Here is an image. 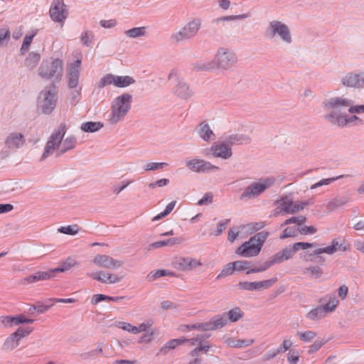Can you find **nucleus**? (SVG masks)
I'll use <instances>...</instances> for the list:
<instances>
[{"instance_id":"f257e3e1","label":"nucleus","mask_w":364,"mask_h":364,"mask_svg":"<svg viewBox=\"0 0 364 364\" xmlns=\"http://www.w3.org/2000/svg\"><path fill=\"white\" fill-rule=\"evenodd\" d=\"M325 111L323 118L331 125L338 127L346 113L351 114L352 100L342 96H335L326 99L323 102Z\"/></svg>"},{"instance_id":"f03ea898","label":"nucleus","mask_w":364,"mask_h":364,"mask_svg":"<svg viewBox=\"0 0 364 364\" xmlns=\"http://www.w3.org/2000/svg\"><path fill=\"white\" fill-rule=\"evenodd\" d=\"M65 132V125L61 124L52 133L46 144L41 160L46 159L55 150L58 151V155L59 156L73 149L76 146L77 139L75 136H70L63 140Z\"/></svg>"},{"instance_id":"7ed1b4c3","label":"nucleus","mask_w":364,"mask_h":364,"mask_svg":"<svg viewBox=\"0 0 364 364\" xmlns=\"http://www.w3.org/2000/svg\"><path fill=\"white\" fill-rule=\"evenodd\" d=\"M132 95L123 93L114 98L111 102L110 110L107 116V122L116 125L122 122L132 108Z\"/></svg>"},{"instance_id":"20e7f679","label":"nucleus","mask_w":364,"mask_h":364,"mask_svg":"<svg viewBox=\"0 0 364 364\" xmlns=\"http://www.w3.org/2000/svg\"><path fill=\"white\" fill-rule=\"evenodd\" d=\"M237 61L236 53L232 48L223 46L216 50L213 62L203 64L200 69L208 70L215 67L222 70H228L235 67Z\"/></svg>"},{"instance_id":"39448f33","label":"nucleus","mask_w":364,"mask_h":364,"mask_svg":"<svg viewBox=\"0 0 364 364\" xmlns=\"http://www.w3.org/2000/svg\"><path fill=\"white\" fill-rule=\"evenodd\" d=\"M269 235V233L267 231L255 234L248 241L245 242L236 249V254L245 257L257 256L260 252Z\"/></svg>"},{"instance_id":"423d86ee","label":"nucleus","mask_w":364,"mask_h":364,"mask_svg":"<svg viewBox=\"0 0 364 364\" xmlns=\"http://www.w3.org/2000/svg\"><path fill=\"white\" fill-rule=\"evenodd\" d=\"M58 100V91L55 84L45 87L38 97V107L45 114L55 109Z\"/></svg>"},{"instance_id":"0eeeda50","label":"nucleus","mask_w":364,"mask_h":364,"mask_svg":"<svg viewBox=\"0 0 364 364\" xmlns=\"http://www.w3.org/2000/svg\"><path fill=\"white\" fill-rule=\"evenodd\" d=\"M265 36L270 39L279 38L285 44H291L293 41L289 27L279 20H272L268 23Z\"/></svg>"},{"instance_id":"6e6552de","label":"nucleus","mask_w":364,"mask_h":364,"mask_svg":"<svg viewBox=\"0 0 364 364\" xmlns=\"http://www.w3.org/2000/svg\"><path fill=\"white\" fill-rule=\"evenodd\" d=\"M275 183V178L272 176L264 177L247 186L240 195V200L255 198L272 187Z\"/></svg>"},{"instance_id":"1a4fd4ad","label":"nucleus","mask_w":364,"mask_h":364,"mask_svg":"<svg viewBox=\"0 0 364 364\" xmlns=\"http://www.w3.org/2000/svg\"><path fill=\"white\" fill-rule=\"evenodd\" d=\"M201 20L195 18L188 22L179 31L172 33L170 41L173 43H178L194 38L201 28Z\"/></svg>"},{"instance_id":"9d476101","label":"nucleus","mask_w":364,"mask_h":364,"mask_svg":"<svg viewBox=\"0 0 364 364\" xmlns=\"http://www.w3.org/2000/svg\"><path fill=\"white\" fill-rule=\"evenodd\" d=\"M63 62L57 58L52 61L43 60L38 68L39 75L45 79H50L55 77L57 81L62 78Z\"/></svg>"},{"instance_id":"9b49d317","label":"nucleus","mask_w":364,"mask_h":364,"mask_svg":"<svg viewBox=\"0 0 364 364\" xmlns=\"http://www.w3.org/2000/svg\"><path fill=\"white\" fill-rule=\"evenodd\" d=\"M203 155L208 158L211 156L227 160L232 157V148L224 140L214 142L210 148L203 150Z\"/></svg>"},{"instance_id":"f8f14e48","label":"nucleus","mask_w":364,"mask_h":364,"mask_svg":"<svg viewBox=\"0 0 364 364\" xmlns=\"http://www.w3.org/2000/svg\"><path fill=\"white\" fill-rule=\"evenodd\" d=\"M279 205L277 208V214H294L302 210L306 205H309L307 201L303 202H294L291 199L288 198H283L277 201Z\"/></svg>"},{"instance_id":"ddd939ff","label":"nucleus","mask_w":364,"mask_h":364,"mask_svg":"<svg viewBox=\"0 0 364 364\" xmlns=\"http://www.w3.org/2000/svg\"><path fill=\"white\" fill-rule=\"evenodd\" d=\"M228 318L225 313L222 315H218L212 318L208 323H198L186 326V329H200L203 331H213L221 328L228 323Z\"/></svg>"},{"instance_id":"4468645a","label":"nucleus","mask_w":364,"mask_h":364,"mask_svg":"<svg viewBox=\"0 0 364 364\" xmlns=\"http://www.w3.org/2000/svg\"><path fill=\"white\" fill-rule=\"evenodd\" d=\"M180 73L177 70H172L168 75V79H176L177 84L173 90V93L178 97L182 99H187L192 95V92L188 85L179 79Z\"/></svg>"},{"instance_id":"2eb2a0df","label":"nucleus","mask_w":364,"mask_h":364,"mask_svg":"<svg viewBox=\"0 0 364 364\" xmlns=\"http://www.w3.org/2000/svg\"><path fill=\"white\" fill-rule=\"evenodd\" d=\"M171 264L177 270L188 272L201 266L202 263L192 257L179 256L173 259Z\"/></svg>"},{"instance_id":"dca6fc26","label":"nucleus","mask_w":364,"mask_h":364,"mask_svg":"<svg viewBox=\"0 0 364 364\" xmlns=\"http://www.w3.org/2000/svg\"><path fill=\"white\" fill-rule=\"evenodd\" d=\"M49 13L50 18L59 23H63L68 15V11L63 0H53Z\"/></svg>"},{"instance_id":"f3484780","label":"nucleus","mask_w":364,"mask_h":364,"mask_svg":"<svg viewBox=\"0 0 364 364\" xmlns=\"http://www.w3.org/2000/svg\"><path fill=\"white\" fill-rule=\"evenodd\" d=\"M186 166L192 171L197 173H208L219 170V167L203 159H193L187 161Z\"/></svg>"},{"instance_id":"a211bd4d","label":"nucleus","mask_w":364,"mask_h":364,"mask_svg":"<svg viewBox=\"0 0 364 364\" xmlns=\"http://www.w3.org/2000/svg\"><path fill=\"white\" fill-rule=\"evenodd\" d=\"M277 282V278L273 277L260 282H240L237 286L241 290L255 291L268 289Z\"/></svg>"},{"instance_id":"6ab92c4d","label":"nucleus","mask_w":364,"mask_h":364,"mask_svg":"<svg viewBox=\"0 0 364 364\" xmlns=\"http://www.w3.org/2000/svg\"><path fill=\"white\" fill-rule=\"evenodd\" d=\"M92 262L102 268L117 269L122 267L124 262L107 255H97Z\"/></svg>"},{"instance_id":"aec40b11","label":"nucleus","mask_w":364,"mask_h":364,"mask_svg":"<svg viewBox=\"0 0 364 364\" xmlns=\"http://www.w3.org/2000/svg\"><path fill=\"white\" fill-rule=\"evenodd\" d=\"M26 144L24 135L18 132L9 133L4 140L5 147L11 151H16L21 149Z\"/></svg>"},{"instance_id":"412c9836","label":"nucleus","mask_w":364,"mask_h":364,"mask_svg":"<svg viewBox=\"0 0 364 364\" xmlns=\"http://www.w3.org/2000/svg\"><path fill=\"white\" fill-rule=\"evenodd\" d=\"M80 65L81 60L78 59L68 66L67 78L68 85L70 89L76 88L78 85Z\"/></svg>"},{"instance_id":"4be33fe9","label":"nucleus","mask_w":364,"mask_h":364,"mask_svg":"<svg viewBox=\"0 0 364 364\" xmlns=\"http://www.w3.org/2000/svg\"><path fill=\"white\" fill-rule=\"evenodd\" d=\"M203 336H196L191 339H188L186 343H189L191 346L198 345L193 350L191 351L190 355L192 357L198 356L200 352L206 353L210 349V346L207 343H203Z\"/></svg>"},{"instance_id":"5701e85b","label":"nucleus","mask_w":364,"mask_h":364,"mask_svg":"<svg viewBox=\"0 0 364 364\" xmlns=\"http://www.w3.org/2000/svg\"><path fill=\"white\" fill-rule=\"evenodd\" d=\"M362 76V72L359 73H349L342 78V83L346 87H363Z\"/></svg>"},{"instance_id":"b1692460","label":"nucleus","mask_w":364,"mask_h":364,"mask_svg":"<svg viewBox=\"0 0 364 364\" xmlns=\"http://www.w3.org/2000/svg\"><path fill=\"white\" fill-rule=\"evenodd\" d=\"M54 274H52L50 269L46 272L38 271L35 274L29 275L25 278H23L21 281V284H29L38 282L39 281L48 280L50 278H53Z\"/></svg>"},{"instance_id":"393cba45","label":"nucleus","mask_w":364,"mask_h":364,"mask_svg":"<svg viewBox=\"0 0 364 364\" xmlns=\"http://www.w3.org/2000/svg\"><path fill=\"white\" fill-rule=\"evenodd\" d=\"M225 142L230 147L235 145H242L249 144L251 141L248 135L242 134H232L225 137Z\"/></svg>"},{"instance_id":"a878e982","label":"nucleus","mask_w":364,"mask_h":364,"mask_svg":"<svg viewBox=\"0 0 364 364\" xmlns=\"http://www.w3.org/2000/svg\"><path fill=\"white\" fill-rule=\"evenodd\" d=\"M350 198L348 196H338L328 201L326 208L328 212H333L336 209L346 205Z\"/></svg>"},{"instance_id":"bb28decb","label":"nucleus","mask_w":364,"mask_h":364,"mask_svg":"<svg viewBox=\"0 0 364 364\" xmlns=\"http://www.w3.org/2000/svg\"><path fill=\"white\" fill-rule=\"evenodd\" d=\"M320 302H326L321 306L327 314L334 311L339 304V301L334 294L326 295L320 299Z\"/></svg>"},{"instance_id":"cd10ccee","label":"nucleus","mask_w":364,"mask_h":364,"mask_svg":"<svg viewBox=\"0 0 364 364\" xmlns=\"http://www.w3.org/2000/svg\"><path fill=\"white\" fill-rule=\"evenodd\" d=\"M197 132L200 138L205 141L215 139V134L205 122H201L197 127Z\"/></svg>"},{"instance_id":"c85d7f7f","label":"nucleus","mask_w":364,"mask_h":364,"mask_svg":"<svg viewBox=\"0 0 364 364\" xmlns=\"http://www.w3.org/2000/svg\"><path fill=\"white\" fill-rule=\"evenodd\" d=\"M225 343L231 348H245L251 346L255 343L254 339H237L234 337H229L225 340Z\"/></svg>"},{"instance_id":"c756f323","label":"nucleus","mask_w":364,"mask_h":364,"mask_svg":"<svg viewBox=\"0 0 364 364\" xmlns=\"http://www.w3.org/2000/svg\"><path fill=\"white\" fill-rule=\"evenodd\" d=\"M293 255L294 250H291V247H286L274 255L271 259L274 264H279L291 259Z\"/></svg>"},{"instance_id":"7c9ffc66","label":"nucleus","mask_w":364,"mask_h":364,"mask_svg":"<svg viewBox=\"0 0 364 364\" xmlns=\"http://www.w3.org/2000/svg\"><path fill=\"white\" fill-rule=\"evenodd\" d=\"M338 250L345 251L346 250V247L343 246V244L339 243L338 240H333L331 245L330 246H328L326 247H319L316 252L333 255Z\"/></svg>"},{"instance_id":"2f4dec72","label":"nucleus","mask_w":364,"mask_h":364,"mask_svg":"<svg viewBox=\"0 0 364 364\" xmlns=\"http://www.w3.org/2000/svg\"><path fill=\"white\" fill-rule=\"evenodd\" d=\"M78 263L73 258L68 257L65 261L61 263L58 267L50 269L52 274L55 275L58 272H64L69 270L71 267L77 265Z\"/></svg>"},{"instance_id":"473e14b6","label":"nucleus","mask_w":364,"mask_h":364,"mask_svg":"<svg viewBox=\"0 0 364 364\" xmlns=\"http://www.w3.org/2000/svg\"><path fill=\"white\" fill-rule=\"evenodd\" d=\"M181 241L182 240L178 237H172L166 240L155 242L149 245L148 250H151L152 249H156L164 246H172L176 244L181 243Z\"/></svg>"},{"instance_id":"72a5a7b5","label":"nucleus","mask_w":364,"mask_h":364,"mask_svg":"<svg viewBox=\"0 0 364 364\" xmlns=\"http://www.w3.org/2000/svg\"><path fill=\"white\" fill-rule=\"evenodd\" d=\"M327 315V313L323 309L321 305L316 308L311 309L306 316V317L311 321L320 320L323 318Z\"/></svg>"},{"instance_id":"f704fd0d","label":"nucleus","mask_w":364,"mask_h":364,"mask_svg":"<svg viewBox=\"0 0 364 364\" xmlns=\"http://www.w3.org/2000/svg\"><path fill=\"white\" fill-rule=\"evenodd\" d=\"M124 33L129 38H136L147 36V27H135L125 31Z\"/></svg>"},{"instance_id":"c9c22d12","label":"nucleus","mask_w":364,"mask_h":364,"mask_svg":"<svg viewBox=\"0 0 364 364\" xmlns=\"http://www.w3.org/2000/svg\"><path fill=\"white\" fill-rule=\"evenodd\" d=\"M187 341V338H177L170 340L161 348V352L166 354L169 350L175 349L178 346L186 343Z\"/></svg>"},{"instance_id":"e433bc0d","label":"nucleus","mask_w":364,"mask_h":364,"mask_svg":"<svg viewBox=\"0 0 364 364\" xmlns=\"http://www.w3.org/2000/svg\"><path fill=\"white\" fill-rule=\"evenodd\" d=\"M103 127L100 122H87L81 124L80 129L85 132H95Z\"/></svg>"},{"instance_id":"4c0bfd02","label":"nucleus","mask_w":364,"mask_h":364,"mask_svg":"<svg viewBox=\"0 0 364 364\" xmlns=\"http://www.w3.org/2000/svg\"><path fill=\"white\" fill-rule=\"evenodd\" d=\"M19 341H20L13 333L4 341L2 349L4 350H12L19 345Z\"/></svg>"},{"instance_id":"58836bf2","label":"nucleus","mask_w":364,"mask_h":364,"mask_svg":"<svg viewBox=\"0 0 364 364\" xmlns=\"http://www.w3.org/2000/svg\"><path fill=\"white\" fill-rule=\"evenodd\" d=\"M228 318V321L237 322L243 317L244 313L239 307H235L228 312L225 313Z\"/></svg>"},{"instance_id":"ea45409f","label":"nucleus","mask_w":364,"mask_h":364,"mask_svg":"<svg viewBox=\"0 0 364 364\" xmlns=\"http://www.w3.org/2000/svg\"><path fill=\"white\" fill-rule=\"evenodd\" d=\"M115 83L114 86L117 87H125L135 82V80L133 77L126 75V76H119L115 75Z\"/></svg>"},{"instance_id":"a19ab883","label":"nucleus","mask_w":364,"mask_h":364,"mask_svg":"<svg viewBox=\"0 0 364 364\" xmlns=\"http://www.w3.org/2000/svg\"><path fill=\"white\" fill-rule=\"evenodd\" d=\"M169 276V277H176V274L171 271L166 269H159L155 272H151L148 274L147 277L150 281H153L157 278Z\"/></svg>"},{"instance_id":"79ce46f5","label":"nucleus","mask_w":364,"mask_h":364,"mask_svg":"<svg viewBox=\"0 0 364 364\" xmlns=\"http://www.w3.org/2000/svg\"><path fill=\"white\" fill-rule=\"evenodd\" d=\"M41 59L40 54L37 53H31L25 60V65L30 68H34L38 63Z\"/></svg>"},{"instance_id":"37998d69","label":"nucleus","mask_w":364,"mask_h":364,"mask_svg":"<svg viewBox=\"0 0 364 364\" xmlns=\"http://www.w3.org/2000/svg\"><path fill=\"white\" fill-rule=\"evenodd\" d=\"M303 273L304 274H309L310 276L314 279H318L323 274L322 269L318 266H312L304 269Z\"/></svg>"},{"instance_id":"c03bdc74","label":"nucleus","mask_w":364,"mask_h":364,"mask_svg":"<svg viewBox=\"0 0 364 364\" xmlns=\"http://www.w3.org/2000/svg\"><path fill=\"white\" fill-rule=\"evenodd\" d=\"M357 121L362 122V120L356 115H348L347 112L346 116H344L343 119L341 120L340 124L338 125V127H346L350 124H355V122Z\"/></svg>"},{"instance_id":"a18cd8bd","label":"nucleus","mask_w":364,"mask_h":364,"mask_svg":"<svg viewBox=\"0 0 364 364\" xmlns=\"http://www.w3.org/2000/svg\"><path fill=\"white\" fill-rule=\"evenodd\" d=\"M316 243H309L304 242H296L293 245L292 247H291V250H294V254L299 250H306L309 248L316 247Z\"/></svg>"},{"instance_id":"49530a36","label":"nucleus","mask_w":364,"mask_h":364,"mask_svg":"<svg viewBox=\"0 0 364 364\" xmlns=\"http://www.w3.org/2000/svg\"><path fill=\"white\" fill-rule=\"evenodd\" d=\"M109 272L100 271L95 273L87 274V276L92 278L95 280L100 282L104 284H107V276Z\"/></svg>"},{"instance_id":"de8ad7c7","label":"nucleus","mask_w":364,"mask_h":364,"mask_svg":"<svg viewBox=\"0 0 364 364\" xmlns=\"http://www.w3.org/2000/svg\"><path fill=\"white\" fill-rule=\"evenodd\" d=\"M319 247L316 248L312 252L306 251L300 254L301 257L306 262H316V255H319L321 253H316Z\"/></svg>"},{"instance_id":"09e8293b","label":"nucleus","mask_w":364,"mask_h":364,"mask_svg":"<svg viewBox=\"0 0 364 364\" xmlns=\"http://www.w3.org/2000/svg\"><path fill=\"white\" fill-rule=\"evenodd\" d=\"M274 262L272 259L264 262L261 266L258 267H253L247 272V274L262 272L269 269L271 266L274 265Z\"/></svg>"},{"instance_id":"8fccbe9b","label":"nucleus","mask_w":364,"mask_h":364,"mask_svg":"<svg viewBox=\"0 0 364 364\" xmlns=\"http://www.w3.org/2000/svg\"><path fill=\"white\" fill-rule=\"evenodd\" d=\"M345 176L344 175H341V176H336V177H333V178H325V179H322L320 181L313 184L311 186V189L313 190V189H315V188H317L318 187H321L322 186H324V185H328L330 184L331 183L338 180V179H340V178H344Z\"/></svg>"},{"instance_id":"3c124183","label":"nucleus","mask_w":364,"mask_h":364,"mask_svg":"<svg viewBox=\"0 0 364 364\" xmlns=\"http://www.w3.org/2000/svg\"><path fill=\"white\" fill-rule=\"evenodd\" d=\"M235 271L233 262H230L223 267L220 273L217 276V279H219L226 276L231 275Z\"/></svg>"},{"instance_id":"603ef678","label":"nucleus","mask_w":364,"mask_h":364,"mask_svg":"<svg viewBox=\"0 0 364 364\" xmlns=\"http://www.w3.org/2000/svg\"><path fill=\"white\" fill-rule=\"evenodd\" d=\"M176 201L173 200V201H171V203H169L165 210L160 213L159 214H158L156 216H155L154 218H153V220L155 221V220H159L164 217H166V215H168L172 210L174 208L175 205H176Z\"/></svg>"},{"instance_id":"864d4df0","label":"nucleus","mask_w":364,"mask_h":364,"mask_svg":"<svg viewBox=\"0 0 364 364\" xmlns=\"http://www.w3.org/2000/svg\"><path fill=\"white\" fill-rule=\"evenodd\" d=\"M115 75L112 74H107L100 81L98 87L102 88L107 85H114L115 83Z\"/></svg>"},{"instance_id":"5fc2aeb1","label":"nucleus","mask_w":364,"mask_h":364,"mask_svg":"<svg viewBox=\"0 0 364 364\" xmlns=\"http://www.w3.org/2000/svg\"><path fill=\"white\" fill-rule=\"evenodd\" d=\"M234 266H235V271H245V270H250L251 268V262L249 261H244V260H240V261H235L233 262Z\"/></svg>"},{"instance_id":"6e6d98bb","label":"nucleus","mask_w":364,"mask_h":364,"mask_svg":"<svg viewBox=\"0 0 364 364\" xmlns=\"http://www.w3.org/2000/svg\"><path fill=\"white\" fill-rule=\"evenodd\" d=\"M114 326L119 328H121L124 331H126L129 333H132L135 334L136 326L132 325L129 323H126L123 321H116L114 323Z\"/></svg>"},{"instance_id":"4d7b16f0","label":"nucleus","mask_w":364,"mask_h":364,"mask_svg":"<svg viewBox=\"0 0 364 364\" xmlns=\"http://www.w3.org/2000/svg\"><path fill=\"white\" fill-rule=\"evenodd\" d=\"M297 335L299 336V338L302 341L306 342V343L310 342L316 336V333L312 331H306L304 332H297Z\"/></svg>"},{"instance_id":"13d9d810","label":"nucleus","mask_w":364,"mask_h":364,"mask_svg":"<svg viewBox=\"0 0 364 364\" xmlns=\"http://www.w3.org/2000/svg\"><path fill=\"white\" fill-rule=\"evenodd\" d=\"M102 351L103 350L102 348H95L90 351L80 354V357L83 360H89L98 356L100 354L102 353Z\"/></svg>"},{"instance_id":"bf43d9fd","label":"nucleus","mask_w":364,"mask_h":364,"mask_svg":"<svg viewBox=\"0 0 364 364\" xmlns=\"http://www.w3.org/2000/svg\"><path fill=\"white\" fill-rule=\"evenodd\" d=\"M168 165V164L167 163H165V162H160V163L151 162V163L146 164L144 166V169L145 171H156V170H158V169H162L164 167H166Z\"/></svg>"},{"instance_id":"052dcab7","label":"nucleus","mask_w":364,"mask_h":364,"mask_svg":"<svg viewBox=\"0 0 364 364\" xmlns=\"http://www.w3.org/2000/svg\"><path fill=\"white\" fill-rule=\"evenodd\" d=\"M58 232L70 235H74L77 233L78 228L77 225L62 226L58 228Z\"/></svg>"},{"instance_id":"680f3d73","label":"nucleus","mask_w":364,"mask_h":364,"mask_svg":"<svg viewBox=\"0 0 364 364\" xmlns=\"http://www.w3.org/2000/svg\"><path fill=\"white\" fill-rule=\"evenodd\" d=\"M287 361L289 364H298L299 355L298 350L295 349L289 350L287 355Z\"/></svg>"},{"instance_id":"e2e57ef3","label":"nucleus","mask_w":364,"mask_h":364,"mask_svg":"<svg viewBox=\"0 0 364 364\" xmlns=\"http://www.w3.org/2000/svg\"><path fill=\"white\" fill-rule=\"evenodd\" d=\"M299 232V228L287 227L283 231V233L280 235V239H285L290 237H294L297 235Z\"/></svg>"},{"instance_id":"0e129e2a","label":"nucleus","mask_w":364,"mask_h":364,"mask_svg":"<svg viewBox=\"0 0 364 364\" xmlns=\"http://www.w3.org/2000/svg\"><path fill=\"white\" fill-rule=\"evenodd\" d=\"M12 326L21 323H32L34 320L32 318H26L24 315H19L17 316H12Z\"/></svg>"},{"instance_id":"69168bd1","label":"nucleus","mask_w":364,"mask_h":364,"mask_svg":"<svg viewBox=\"0 0 364 364\" xmlns=\"http://www.w3.org/2000/svg\"><path fill=\"white\" fill-rule=\"evenodd\" d=\"M32 331H33V328H31V327H26V328L19 327L14 333V334L16 335L17 338L20 341L21 338L29 335Z\"/></svg>"},{"instance_id":"338daca9","label":"nucleus","mask_w":364,"mask_h":364,"mask_svg":"<svg viewBox=\"0 0 364 364\" xmlns=\"http://www.w3.org/2000/svg\"><path fill=\"white\" fill-rule=\"evenodd\" d=\"M33 37L34 35H26L25 36L21 48V53L22 55H23L24 53L28 50Z\"/></svg>"},{"instance_id":"774afa93","label":"nucleus","mask_w":364,"mask_h":364,"mask_svg":"<svg viewBox=\"0 0 364 364\" xmlns=\"http://www.w3.org/2000/svg\"><path fill=\"white\" fill-rule=\"evenodd\" d=\"M292 342L289 339H285L283 341L282 343L276 350L278 354L281 353L286 352L288 350H291L290 348L292 346Z\"/></svg>"}]
</instances>
